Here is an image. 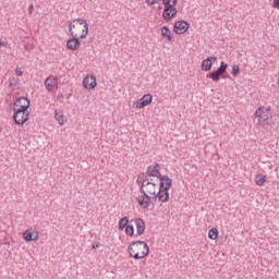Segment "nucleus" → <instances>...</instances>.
I'll return each instance as SVG.
<instances>
[{
	"mask_svg": "<svg viewBox=\"0 0 279 279\" xmlns=\"http://www.w3.org/2000/svg\"><path fill=\"white\" fill-rule=\"evenodd\" d=\"M159 181V187L157 192V199L158 202H161L162 204L169 202L170 195L169 190L171 186H173V180L169 178V175H160L158 179Z\"/></svg>",
	"mask_w": 279,
	"mask_h": 279,
	"instance_id": "obj_1",
	"label": "nucleus"
},
{
	"mask_svg": "<svg viewBox=\"0 0 279 279\" xmlns=\"http://www.w3.org/2000/svg\"><path fill=\"white\" fill-rule=\"evenodd\" d=\"M128 252L131 258H134V260H141V258H145L149 255V245L144 241L137 240L130 244Z\"/></svg>",
	"mask_w": 279,
	"mask_h": 279,
	"instance_id": "obj_2",
	"label": "nucleus"
},
{
	"mask_svg": "<svg viewBox=\"0 0 279 279\" xmlns=\"http://www.w3.org/2000/svg\"><path fill=\"white\" fill-rule=\"evenodd\" d=\"M226 73H228V63L221 61L220 66L217 70L208 73L206 77L217 83L219 80H226Z\"/></svg>",
	"mask_w": 279,
	"mask_h": 279,
	"instance_id": "obj_3",
	"label": "nucleus"
},
{
	"mask_svg": "<svg viewBox=\"0 0 279 279\" xmlns=\"http://www.w3.org/2000/svg\"><path fill=\"white\" fill-rule=\"evenodd\" d=\"M73 29H82V34L80 38H86L88 36V23L85 20L76 19L73 20L69 26V32H73Z\"/></svg>",
	"mask_w": 279,
	"mask_h": 279,
	"instance_id": "obj_4",
	"label": "nucleus"
},
{
	"mask_svg": "<svg viewBox=\"0 0 279 279\" xmlns=\"http://www.w3.org/2000/svg\"><path fill=\"white\" fill-rule=\"evenodd\" d=\"M13 121L15 125H25L29 121V112L24 109H13Z\"/></svg>",
	"mask_w": 279,
	"mask_h": 279,
	"instance_id": "obj_5",
	"label": "nucleus"
},
{
	"mask_svg": "<svg viewBox=\"0 0 279 279\" xmlns=\"http://www.w3.org/2000/svg\"><path fill=\"white\" fill-rule=\"evenodd\" d=\"M140 192L142 194L153 195V199H158V183H141Z\"/></svg>",
	"mask_w": 279,
	"mask_h": 279,
	"instance_id": "obj_6",
	"label": "nucleus"
},
{
	"mask_svg": "<svg viewBox=\"0 0 279 279\" xmlns=\"http://www.w3.org/2000/svg\"><path fill=\"white\" fill-rule=\"evenodd\" d=\"M70 36L72 38H70L66 43V47L68 49H70V51H77L80 49V46L82 45V43L80 41V36L77 37V32H70Z\"/></svg>",
	"mask_w": 279,
	"mask_h": 279,
	"instance_id": "obj_7",
	"label": "nucleus"
},
{
	"mask_svg": "<svg viewBox=\"0 0 279 279\" xmlns=\"http://www.w3.org/2000/svg\"><path fill=\"white\" fill-rule=\"evenodd\" d=\"M151 101H154V97L151 96V94H146L133 104V108H136V110L147 108V106L151 105Z\"/></svg>",
	"mask_w": 279,
	"mask_h": 279,
	"instance_id": "obj_8",
	"label": "nucleus"
},
{
	"mask_svg": "<svg viewBox=\"0 0 279 279\" xmlns=\"http://www.w3.org/2000/svg\"><path fill=\"white\" fill-rule=\"evenodd\" d=\"M32 101L27 97L16 98L13 102V110H29Z\"/></svg>",
	"mask_w": 279,
	"mask_h": 279,
	"instance_id": "obj_9",
	"label": "nucleus"
},
{
	"mask_svg": "<svg viewBox=\"0 0 279 279\" xmlns=\"http://www.w3.org/2000/svg\"><path fill=\"white\" fill-rule=\"evenodd\" d=\"M144 175L147 178H156L158 180L162 175L160 173V165L156 163L155 166H148Z\"/></svg>",
	"mask_w": 279,
	"mask_h": 279,
	"instance_id": "obj_10",
	"label": "nucleus"
},
{
	"mask_svg": "<svg viewBox=\"0 0 279 279\" xmlns=\"http://www.w3.org/2000/svg\"><path fill=\"white\" fill-rule=\"evenodd\" d=\"M190 24L186 21H178L174 23L173 32L175 34L182 35L189 32Z\"/></svg>",
	"mask_w": 279,
	"mask_h": 279,
	"instance_id": "obj_11",
	"label": "nucleus"
},
{
	"mask_svg": "<svg viewBox=\"0 0 279 279\" xmlns=\"http://www.w3.org/2000/svg\"><path fill=\"white\" fill-rule=\"evenodd\" d=\"M83 86L86 88V90H93L97 88V77H95V75H87L83 80Z\"/></svg>",
	"mask_w": 279,
	"mask_h": 279,
	"instance_id": "obj_12",
	"label": "nucleus"
},
{
	"mask_svg": "<svg viewBox=\"0 0 279 279\" xmlns=\"http://www.w3.org/2000/svg\"><path fill=\"white\" fill-rule=\"evenodd\" d=\"M23 239L26 243H32V241H38V231H34V229H27L23 233Z\"/></svg>",
	"mask_w": 279,
	"mask_h": 279,
	"instance_id": "obj_13",
	"label": "nucleus"
},
{
	"mask_svg": "<svg viewBox=\"0 0 279 279\" xmlns=\"http://www.w3.org/2000/svg\"><path fill=\"white\" fill-rule=\"evenodd\" d=\"M217 62V57H208L202 61L201 69L202 71H210L213 69V64Z\"/></svg>",
	"mask_w": 279,
	"mask_h": 279,
	"instance_id": "obj_14",
	"label": "nucleus"
},
{
	"mask_svg": "<svg viewBox=\"0 0 279 279\" xmlns=\"http://www.w3.org/2000/svg\"><path fill=\"white\" fill-rule=\"evenodd\" d=\"M151 199H154V196H149V194H142V196L137 198V202L142 208H149Z\"/></svg>",
	"mask_w": 279,
	"mask_h": 279,
	"instance_id": "obj_15",
	"label": "nucleus"
},
{
	"mask_svg": "<svg viewBox=\"0 0 279 279\" xmlns=\"http://www.w3.org/2000/svg\"><path fill=\"white\" fill-rule=\"evenodd\" d=\"M141 181V183L143 184H158V179H154V177H147L145 175V172H142L140 175H138V179H137V183Z\"/></svg>",
	"mask_w": 279,
	"mask_h": 279,
	"instance_id": "obj_16",
	"label": "nucleus"
},
{
	"mask_svg": "<svg viewBox=\"0 0 279 279\" xmlns=\"http://www.w3.org/2000/svg\"><path fill=\"white\" fill-rule=\"evenodd\" d=\"M58 86V80L53 76H48L45 80V87L48 90V93H51V90H53V88H56Z\"/></svg>",
	"mask_w": 279,
	"mask_h": 279,
	"instance_id": "obj_17",
	"label": "nucleus"
},
{
	"mask_svg": "<svg viewBox=\"0 0 279 279\" xmlns=\"http://www.w3.org/2000/svg\"><path fill=\"white\" fill-rule=\"evenodd\" d=\"M135 226L138 236H143V234H145V220H143L142 218H136Z\"/></svg>",
	"mask_w": 279,
	"mask_h": 279,
	"instance_id": "obj_18",
	"label": "nucleus"
},
{
	"mask_svg": "<svg viewBox=\"0 0 279 279\" xmlns=\"http://www.w3.org/2000/svg\"><path fill=\"white\" fill-rule=\"evenodd\" d=\"M161 36L163 38H167V40H169V43H173V35H171V29H169V27H167V26L161 27Z\"/></svg>",
	"mask_w": 279,
	"mask_h": 279,
	"instance_id": "obj_19",
	"label": "nucleus"
},
{
	"mask_svg": "<svg viewBox=\"0 0 279 279\" xmlns=\"http://www.w3.org/2000/svg\"><path fill=\"white\" fill-rule=\"evenodd\" d=\"M54 119L58 121L59 125H64L66 123V119H64L62 111H54Z\"/></svg>",
	"mask_w": 279,
	"mask_h": 279,
	"instance_id": "obj_20",
	"label": "nucleus"
},
{
	"mask_svg": "<svg viewBox=\"0 0 279 279\" xmlns=\"http://www.w3.org/2000/svg\"><path fill=\"white\" fill-rule=\"evenodd\" d=\"M265 182H267V177H265V174H257L255 177V184H257V186H264Z\"/></svg>",
	"mask_w": 279,
	"mask_h": 279,
	"instance_id": "obj_21",
	"label": "nucleus"
},
{
	"mask_svg": "<svg viewBox=\"0 0 279 279\" xmlns=\"http://www.w3.org/2000/svg\"><path fill=\"white\" fill-rule=\"evenodd\" d=\"M208 239H210V241H217V239H219V230H217V228L210 229L208 232Z\"/></svg>",
	"mask_w": 279,
	"mask_h": 279,
	"instance_id": "obj_22",
	"label": "nucleus"
},
{
	"mask_svg": "<svg viewBox=\"0 0 279 279\" xmlns=\"http://www.w3.org/2000/svg\"><path fill=\"white\" fill-rule=\"evenodd\" d=\"M128 223H130V218L128 217H122L120 220H119V230H125V228H128Z\"/></svg>",
	"mask_w": 279,
	"mask_h": 279,
	"instance_id": "obj_23",
	"label": "nucleus"
},
{
	"mask_svg": "<svg viewBox=\"0 0 279 279\" xmlns=\"http://www.w3.org/2000/svg\"><path fill=\"white\" fill-rule=\"evenodd\" d=\"M162 19L163 21H171V7H165L162 11Z\"/></svg>",
	"mask_w": 279,
	"mask_h": 279,
	"instance_id": "obj_24",
	"label": "nucleus"
},
{
	"mask_svg": "<svg viewBox=\"0 0 279 279\" xmlns=\"http://www.w3.org/2000/svg\"><path fill=\"white\" fill-rule=\"evenodd\" d=\"M258 122L263 125H269V114H264L260 118H258Z\"/></svg>",
	"mask_w": 279,
	"mask_h": 279,
	"instance_id": "obj_25",
	"label": "nucleus"
},
{
	"mask_svg": "<svg viewBox=\"0 0 279 279\" xmlns=\"http://www.w3.org/2000/svg\"><path fill=\"white\" fill-rule=\"evenodd\" d=\"M175 5H178V3H175L174 1L173 4L170 7L171 19H175V16H178V9H175Z\"/></svg>",
	"mask_w": 279,
	"mask_h": 279,
	"instance_id": "obj_26",
	"label": "nucleus"
},
{
	"mask_svg": "<svg viewBox=\"0 0 279 279\" xmlns=\"http://www.w3.org/2000/svg\"><path fill=\"white\" fill-rule=\"evenodd\" d=\"M125 235L126 236H134V226L129 225L125 227Z\"/></svg>",
	"mask_w": 279,
	"mask_h": 279,
	"instance_id": "obj_27",
	"label": "nucleus"
},
{
	"mask_svg": "<svg viewBox=\"0 0 279 279\" xmlns=\"http://www.w3.org/2000/svg\"><path fill=\"white\" fill-rule=\"evenodd\" d=\"M264 114H266L265 113V107H259V108H257L256 109V111H255V118L256 119H259L260 117H263Z\"/></svg>",
	"mask_w": 279,
	"mask_h": 279,
	"instance_id": "obj_28",
	"label": "nucleus"
},
{
	"mask_svg": "<svg viewBox=\"0 0 279 279\" xmlns=\"http://www.w3.org/2000/svg\"><path fill=\"white\" fill-rule=\"evenodd\" d=\"M239 73H241V68L239 65L234 64L231 70V75H233V77H236L239 75Z\"/></svg>",
	"mask_w": 279,
	"mask_h": 279,
	"instance_id": "obj_29",
	"label": "nucleus"
},
{
	"mask_svg": "<svg viewBox=\"0 0 279 279\" xmlns=\"http://www.w3.org/2000/svg\"><path fill=\"white\" fill-rule=\"evenodd\" d=\"M272 8H276L277 10H279V0H274Z\"/></svg>",
	"mask_w": 279,
	"mask_h": 279,
	"instance_id": "obj_30",
	"label": "nucleus"
},
{
	"mask_svg": "<svg viewBox=\"0 0 279 279\" xmlns=\"http://www.w3.org/2000/svg\"><path fill=\"white\" fill-rule=\"evenodd\" d=\"M15 73H16V75H19V77H21V75H23V72L21 71V68H16Z\"/></svg>",
	"mask_w": 279,
	"mask_h": 279,
	"instance_id": "obj_31",
	"label": "nucleus"
},
{
	"mask_svg": "<svg viewBox=\"0 0 279 279\" xmlns=\"http://www.w3.org/2000/svg\"><path fill=\"white\" fill-rule=\"evenodd\" d=\"M72 32H76V38H80V32L82 34V29H75L73 28Z\"/></svg>",
	"mask_w": 279,
	"mask_h": 279,
	"instance_id": "obj_32",
	"label": "nucleus"
},
{
	"mask_svg": "<svg viewBox=\"0 0 279 279\" xmlns=\"http://www.w3.org/2000/svg\"><path fill=\"white\" fill-rule=\"evenodd\" d=\"M34 12V4H31L28 7V13L32 14Z\"/></svg>",
	"mask_w": 279,
	"mask_h": 279,
	"instance_id": "obj_33",
	"label": "nucleus"
},
{
	"mask_svg": "<svg viewBox=\"0 0 279 279\" xmlns=\"http://www.w3.org/2000/svg\"><path fill=\"white\" fill-rule=\"evenodd\" d=\"M99 243H97L96 245H93V250H98V247H99Z\"/></svg>",
	"mask_w": 279,
	"mask_h": 279,
	"instance_id": "obj_34",
	"label": "nucleus"
},
{
	"mask_svg": "<svg viewBox=\"0 0 279 279\" xmlns=\"http://www.w3.org/2000/svg\"><path fill=\"white\" fill-rule=\"evenodd\" d=\"M0 47H5V43L0 39Z\"/></svg>",
	"mask_w": 279,
	"mask_h": 279,
	"instance_id": "obj_35",
	"label": "nucleus"
},
{
	"mask_svg": "<svg viewBox=\"0 0 279 279\" xmlns=\"http://www.w3.org/2000/svg\"><path fill=\"white\" fill-rule=\"evenodd\" d=\"M270 110H271L270 107L265 108V113L267 114V112H269Z\"/></svg>",
	"mask_w": 279,
	"mask_h": 279,
	"instance_id": "obj_36",
	"label": "nucleus"
},
{
	"mask_svg": "<svg viewBox=\"0 0 279 279\" xmlns=\"http://www.w3.org/2000/svg\"><path fill=\"white\" fill-rule=\"evenodd\" d=\"M57 99H64V96H63V95H59V96L57 97Z\"/></svg>",
	"mask_w": 279,
	"mask_h": 279,
	"instance_id": "obj_37",
	"label": "nucleus"
},
{
	"mask_svg": "<svg viewBox=\"0 0 279 279\" xmlns=\"http://www.w3.org/2000/svg\"><path fill=\"white\" fill-rule=\"evenodd\" d=\"M226 80H230V76L228 75V72H226Z\"/></svg>",
	"mask_w": 279,
	"mask_h": 279,
	"instance_id": "obj_38",
	"label": "nucleus"
}]
</instances>
